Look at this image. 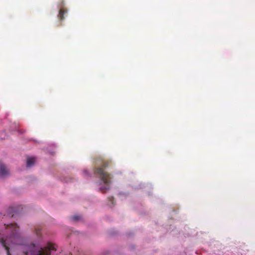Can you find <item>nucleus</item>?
I'll return each mask as SVG.
<instances>
[{
  "instance_id": "obj_1",
  "label": "nucleus",
  "mask_w": 255,
  "mask_h": 255,
  "mask_svg": "<svg viewBox=\"0 0 255 255\" xmlns=\"http://www.w3.org/2000/svg\"><path fill=\"white\" fill-rule=\"evenodd\" d=\"M4 226L6 232L11 233L9 237L0 239V243L6 251L7 255H11L9 247L12 248L14 245H17L16 249L19 252V255H50L52 251L56 250L55 245L51 243H48L44 247L36 246L33 244L30 246L21 245L20 243L21 238L18 233L19 227L17 224H4Z\"/></svg>"
},
{
  "instance_id": "obj_2",
  "label": "nucleus",
  "mask_w": 255,
  "mask_h": 255,
  "mask_svg": "<svg viewBox=\"0 0 255 255\" xmlns=\"http://www.w3.org/2000/svg\"><path fill=\"white\" fill-rule=\"evenodd\" d=\"M95 162V168L94 172L104 184L105 185L103 186L100 183L99 187V190L104 193L110 189L111 177L110 174L104 170L105 168L108 167L110 161L102 157H99L96 159Z\"/></svg>"
},
{
  "instance_id": "obj_3",
  "label": "nucleus",
  "mask_w": 255,
  "mask_h": 255,
  "mask_svg": "<svg viewBox=\"0 0 255 255\" xmlns=\"http://www.w3.org/2000/svg\"><path fill=\"white\" fill-rule=\"evenodd\" d=\"M9 174V171L6 167L1 163H0V175L4 177Z\"/></svg>"
},
{
  "instance_id": "obj_4",
  "label": "nucleus",
  "mask_w": 255,
  "mask_h": 255,
  "mask_svg": "<svg viewBox=\"0 0 255 255\" xmlns=\"http://www.w3.org/2000/svg\"><path fill=\"white\" fill-rule=\"evenodd\" d=\"M67 11V9L64 7H61L59 9L58 17L61 20H62L64 19V14L66 13Z\"/></svg>"
},
{
  "instance_id": "obj_5",
  "label": "nucleus",
  "mask_w": 255,
  "mask_h": 255,
  "mask_svg": "<svg viewBox=\"0 0 255 255\" xmlns=\"http://www.w3.org/2000/svg\"><path fill=\"white\" fill-rule=\"evenodd\" d=\"M35 158L28 157L27 159L26 165L27 167H30L33 165L35 162Z\"/></svg>"
},
{
  "instance_id": "obj_6",
  "label": "nucleus",
  "mask_w": 255,
  "mask_h": 255,
  "mask_svg": "<svg viewBox=\"0 0 255 255\" xmlns=\"http://www.w3.org/2000/svg\"><path fill=\"white\" fill-rule=\"evenodd\" d=\"M108 201L111 202L110 204H109L110 206H114L115 205L114 199L113 197H109L108 198Z\"/></svg>"
},
{
  "instance_id": "obj_7",
  "label": "nucleus",
  "mask_w": 255,
  "mask_h": 255,
  "mask_svg": "<svg viewBox=\"0 0 255 255\" xmlns=\"http://www.w3.org/2000/svg\"><path fill=\"white\" fill-rule=\"evenodd\" d=\"M81 218L80 216H74L71 217V219L73 221H77Z\"/></svg>"
},
{
  "instance_id": "obj_8",
  "label": "nucleus",
  "mask_w": 255,
  "mask_h": 255,
  "mask_svg": "<svg viewBox=\"0 0 255 255\" xmlns=\"http://www.w3.org/2000/svg\"><path fill=\"white\" fill-rule=\"evenodd\" d=\"M40 230H41V229L39 228L35 229L36 234H37V236L40 235Z\"/></svg>"
},
{
  "instance_id": "obj_9",
  "label": "nucleus",
  "mask_w": 255,
  "mask_h": 255,
  "mask_svg": "<svg viewBox=\"0 0 255 255\" xmlns=\"http://www.w3.org/2000/svg\"><path fill=\"white\" fill-rule=\"evenodd\" d=\"M9 214H11V211H12L13 210V208H10L9 209Z\"/></svg>"
},
{
  "instance_id": "obj_10",
  "label": "nucleus",
  "mask_w": 255,
  "mask_h": 255,
  "mask_svg": "<svg viewBox=\"0 0 255 255\" xmlns=\"http://www.w3.org/2000/svg\"><path fill=\"white\" fill-rule=\"evenodd\" d=\"M84 173L85 175H88V172H87V171L86 170H85V171H84Z\"/></svg>"
},
{
  "instance_id": "obj_11",
  "label": "nucleus",
  "mask_w": 255,
  "mask_h": 255,
  "mask_svg": "<svg viewBox=\"0 0 255 255\" xmlns=\"http://www.w3.org/2000/svg\"><path fill=\"white\" fill-rule=\"evenodd\" d=\"M11 217H13V216H14V214H11Z\"/></svg>"
}]
</instances>
